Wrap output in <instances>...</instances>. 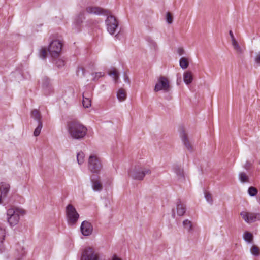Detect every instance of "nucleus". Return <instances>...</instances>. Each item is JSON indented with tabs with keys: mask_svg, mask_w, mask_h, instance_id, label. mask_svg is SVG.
<instances>
[{
	"mask_svg": "<svg viewBox=\"0 0 260 260\" xmlns=\"http://www.w3.org/2000/svg\"><path fill=\"white\" fill-rule=\"evenodd\" d=\"M68 131L72 139L81 140L86 135L87 129L82 123L74 121L68 124Z\"/></svg>",
	"mask_w": 260,
	"mask_h": 260,
	"instance_id": "1",
	"label": "nucleus"
},
{
	"mask_svg": "<svg viewBox=\"0 0 260 260\" xmlns=\"http://www.w3.org/2000/svg\"><path fill=\"white\" fill-rule=\"evenodd\" d=\"M105 24L108 32L111 35H114L116 40H120L122 37V32L119 27V22L116 18L112 15L108 16L106 20Z\"/></svg>",
	"mask_w": 260,
	"mask_h": 260,
	"instance_id": "2",
	"label": "nucleus"
},
{
	"mask_svg": "<svg viewBox=\"0 0 260 260\" xmlns=\"http://www.w3.org/2000/svg\"><path fill=\"white\" fill-rule=\"evenodd\" d=\"M25 211L18 208H11L7 210V219L11 226H14L19 222L20 216L24 215Z\"/></svg>",
	"mask_w": 260,
	"mask_h": 260,
	"instance_id": "3",
	"label": "nucleus"
},
{
	"mask_svg": "<svg viewBox=\"0 0 260 260\" xmlns=\"http://www.w3.org/2000/svg\"><path fill=\"white\" fill-rule=\"evenodd\" d=\"M151 172L148 167L137 166L128 171V175L134 179L142 180L146 174H150Z\"/></svg>",
	"mask_w": 260,
	"mask_h": 260,
	"instance_id": "4",
	"label": "nucleus"
},
{
	"mask_svg": "<svg viewBox=\"0 0 260 260\" xmlns=\"http://www.w3.org/2000/svg\"><path fill=\"white\" fill-rule=\"evenodd\" d=\"M88 167L92 173L99 174L103 168L101 159L96 155H91L88 158Z\"/></svg>",
	"mask_w": 260,
	"mask_h": 260,
	"instance_id": "5",
	"label": "nucleus"
},
{
	"mask_svg": "<svg viewBox=\"0 0 260 260\" xmlns=\"http://www.w3.org/2000/svg\"><path fill=\"white\" fill-rule=\"evenodd\" d=\"M66 214L68 224L69 225H75L79 218V214L75 208L71 204L68 205L66 208Z\"/></svg>",
	"mask_w": 260,
	"mask_h": 260,
	"instance_id": "6",
	"label": "nucleus"
},
{
	"mask_svg": "<svg viewBox=\"0 0 260 260\" xmlns=\"http://www.w3.org/2000/svg\"><path fill=\"white\" fill-rule=\"evenodd\" d=\"M171 86L169 80L167 78L164 76H160L157 80L154 87V91L158 92L163 91L164 92H168L170 91Z\"/></svg>",
	"mask_w": 260,
	"mask_h": 260,
	"instance_id": "7",
	"label": "nucleus"
},
{
	"mask_svg": "<svg viewBox=\"0 0 260 260\" xmlns=\"http://www.w3.org/2000/svg\"><path fill=\"white\" fill-rule=\"evenodd\" d=\"M62 43L59 40L52 41L48 48V51L52 57H57L62 49Z\"/></svg>",
	"mask_w": 260,
	"mask_h": 260,
	"instance_id": "8",
	"label": "nucleus"
},
{
	"mask_svg": "<svg viewBox=\"0 0 260 260\" xmlns=\"http://www.w3.org/2000/svg\"><path fill=\"white\" fill-rule=\"evenodd\" d=\"M240 215L243 219L247 223H251L256 220H260V213L242 211L240 213Z\"/></svg>",
	"mask_w": 260,
	"mask_h": 260,
	"instance_id": "9",
	"label": "nucleus"
},
{
	"mask_svg": "<svg viewBox=\"0 0 260 260\" xmlns=\"http://www.w3.org/2000/svg\"><path fill=\"white\" fill-rule=\"evenodd\" d=\"M80 260H100L98 255L91 247L85 248L81 255Z\"/></svg>",
	"mask_w": 260,
	"mask_h": 260,
	"instance_id": "10",
	"label": "nucleus"
},
{
	"mask_svg": "<svg viewBox=\"0 0 260 260\" xmlns=\"http://www.w3.org/2000/svg\"><path fill=\"white\" fill-rule=\"evenodd\" d=\"M86 12L96 15H107L109 11L99 7L88 6L86 8Z\"/></svg>",
	"mask_w": 260,
	"mask_h": 260,
	"instance_id": "11",
	"label": "nucleus"
},
{
	"mask_svg": "<svg viewBox=\"0 0 260 260\" xmlns=\"http://www.w3.org/2000/svg\"><path fill=\"white\" fill-rule=\"evenodd\" d=\"M90 181L92 189L94 191L100 192L103 189V185L99 176L93 175L91 176Z\"/></svg>",
	"mask_w": 260,
	"mask_h": 260,
	"instance_id": "12",
	"label": "nucleus"
},
{
	"mask_svg": "<svg viewBox=\"0 0 260 260\" xmlns=\"http://www.w3.org/2000/svg\"><path fill=\"white\" fill-rule=\"evenodd\" d=\"M10 186L5 182L0 183V204L3 203L9 192Z\"/></svg>",
	"mask_w": 260,
	"mask_h": 260,
	"instance_id": "13",
	"label": "nucleus"
},
{
	"mask_svg": "<svg viewBox=\"0 0 260 260\" xmlns=\"http://www.w3.org/2000/svg\"><path fill=\"white\" fill-rule=\"evenodd\" d=\"M80 230L83 235L89 236L92 234L93 231L92 225L89 222L85 220L81 223Z\"/></svg>",
	"mask_w": 260,
	"mask_h": 260,
	"instance_id": "14",
	"label": "nucleus"
},
{
	"mask_svg": "<svg viewBox=\"0 0 260 260\" xmlns=\"http://www.w3.org/2000/svg\"><path fill=\"white\" fill-rule=\"evenodd\" d=\"M180 136L184 145L185 146L186 149L190 151H192V146L190 143V142L187 138V135L184 129H182L180 131Z\"/></svg>",
	"mask_w": 260,
	"mask_h": 260,
	"instance_id": "15",
	"label": "nucleus"
},
{
	"mask_svg": "<svg viewBox=\"0 0 260 260\" xmlns=\"http://www.w3.org/2000/svg\"><path fill=\"white\" fill-rule=\"evenodd\" d=\"M83 100L82 104L85 108H89L91 105V94L89 93H83Z\"/></svg>",
	"mask_w": 260,
	"mask_h": 260,
	"instance_id": "16",
	"label": "nucleus"
},
{
	"mask_svg": "<svg viewBox=\"0 0 260 260\" xmlns=\"http://www.w3.org/2000/svg\"><path fill=\"white\" fill-rule=\"evenodd\" d=\"M176 210L177 214L179 216H183L186 212V207L184 205L181 203L180 200L176 202Z\"/></svg>",
	"mask_w": 260,
	"mask_h": 260,
	"instance_id": "17",
	"label": "nucleus"
},
{
	"mask_svg": "<svg viewBox=\"0 0 260 260\" xmlns=\"http://www.w3.org/2000/svg\"><path fill=\"white\" fill-rule=\"evenodd\" d=\"M42 87L45 93H49L51 91V86L49 79L45 77L42 80Z\"/></svg>",
	"mask_w": 260,
	"mask_h": 260,
	"instance_id": "18",
	"label": "nucleus"
},
{
	"mask_svg": "<svg viewBox=\"0 0 260 260\" xmlns=\"http://www.w3.org/2000/svg\"><path fill=\"white\" fill-rule=\"evenodd\" d=\"M31 117L36 120L38 123L42 122V115L37 109H34L31 112Z\"/></svg>",
	"mask_w": 260,
	"mask_h": 260,
	"instance_id": "19",
	"label": "nucleus"
},
{
	"mask_svg": "<svg viewBox=\"0 0 260 260\" xmlns=\"http://www.w3.org/2000/svg\"><path fill=\"white\" fill-rule=\"evenodd\" d=\"M173 171L179 179H182L184 178L183 170L180 166H174L173 168Z\"/></svg>",
	"mask_w": 260,
	"mask_h": 260,
	"instance_id": "20",
	"label": "nucleus"
},
{
	"mask_svg": "<svg viewBox=\"0 0 260 260\" xmlns=\"http://www.w3.org/2000/svg\"><path fill=\"white\" fill-rule=\"evenodd\" d=\"M193 80L192 75L191 73L189 71H186L183 74V81L186 85L190 84Z\"/></svg>",
	"mask_w": 260,
	"mask_h": 260,
	"instance_id": "21",
	"label": "nucleus"
},
{
	"mask_svg": "<svg viewBox=\"0 0 260 260\" xmlns=\"http://www.w3.org/2000/svg\"><path fill=\"white\" fill-rule=\"evenodd\" d=\"M6 235L5 229L0 226V253L2 252L4 249V240Z\"/></svg>",
	"mask_w": 260,
	"mask_h": 260,
	"instance_id": "22",
	"label": "nucleus"
},
{
	"mask_svg": "<svg viewBox=\"0 0 260 260\" xmlns=\"http://www.w3.org/2000/svg\"><path fill=\"white\" fill-rule=\"evenodd\" d=\"M85 13L84 11H82L76 17L75 22L78 25L81 24L84 20L85 19Z\"/></svg>",
	"mask_w": 260,
	"mask_h": 260,
	"instance_id": "23",
	"label": "nucleus"
},
{
	"mask_svg": "<svg viewBox=\"0 0 260 260\" xmlns=\"http://www.w3.org/2000/svg\"><path fill=\"white\" fill-rule=\"evenodd\" d=\"M117 97L119 101H124L126 98V93L123 89H120L117 92Z\"/></svg>",
	"mask_w": 260,
	"mask_h": 260,
	"instance_id": "24",
	"label": "nucleus"
},
{
	"mask_svg": "<svg viewBox=\"0 0 260 260\" xmlns=\"http://www.w3.org/2000/svg\"><path fill=\"white\" fill-rule=\"evenodd\" d=\"M183 225L184 228L188 232H191L192 231V224L190 220L188 219L184 220L183 221Z\"/></svg>",
	"mask_w": 260,
	"mask_h": 260,
	"instance_id": "25",
	"label": "nucleus"
},
{
	"mask_svg": "<svg viewBox=\"0 0 260 260\" xmlns=\"http://www.w3.org/2000/svg\"><path fill=\"white\" fill-rule=\"evenodd\" d=\"M239 179L240 181L244 183H247L249 182V177L246 175V174L244 172H240L239 175Z\"/></svg>",
	"mask_w": 260,
	"mask_h": 260,
	"instance_id": "26",
	"label": "nucleus"
},
{
	"mask_svg": "<svg viewBox=\"0 0 260 260\" xmlns=\"http://www.w3.org/2000/svg\"><path fill=\"white\" fill-rule=\"evenodd\" d=\"M243 238L246 242L250 243L253 241V237L251 233L248 232H245L244 233Z\"/></svg>",
	"mask_w": 260,
	"mask_h": 260,
	"instance_id": "27",
	"label": "nucleus"
},
{
	"mask_svg": "<svg viewBox=\"0 0 260 260\" xmlns=\"http://www.w3.org/2000/svg\"><path fill=\"white\" fill-rule=\"evenodd\" d=\"M85 155L84 153L82 152H79L77 154V160L79 165H82L84 161Z\"/></svg>",
	"mask_w": 260,
	"mask_h": 260,
	"instance_id": "28",
	"label": "nucleus"
},
{
	"mask_svg": "<svg viewBox=\"0 0 260 260\" xmlns=\"http://www.w3.org/2000/svg\"><path fill=\"white\" fill-rule=\"evenodd\" d=\"M179 64L182 69H186L188 66V62L187 59L184 57H181L179 61Z\"/></svg>",
	"mask_w": 260,
	"mask_h": 260,
	"instance_id": "29",
	"label": "nucleus"
},
{
	"mask_svg": "<svg viewBox=\"0 0 260 260\" xmlns=\"http://www.w3.org/2000/svg\"><path fill=\"white\" fill-rule=\"evenodd\" d=\"M250 252L252 255L255 256H258L260 254L259 249L257 246L255 245H253L251 247L250 249Z\"/></svg>",
	"mask_w": 260,
	"mask_h": 260,
	"instance_id": "30",
	"label": "nucleus"
},
{
	"mask_svg": "<svg viewBox=\"0 0 260 260\" xmlns=\"http://www.w3.org/2000/svg\"><path fill=\"white\" fill-rule=\"evenodd\" d=\"M232 45L233 46V47L234 49L239 53H242L243 52L242 49L240 47V46L239 45L238 43L236 41V40H233L232 41Z\"/></svg>",
	"mask_w": 260,
	"mask_h": 260,
	"instance_id": "31",
	"label": "nucleus"
},
{
	"mask_svg": "<svg viewBox=\"0 0 260 260\" xmlns=\"http://www.w3.org/2000/svg\"><path fill=\"white\" fill-rule=\"evenodd\" d=\"M42 127V122H39V123H38V125L34 132V135L35 136H38L40 135Z\"/></svg>",
	"mask_w": 260,
	"mask_h": 260,
	"instance_id": "32",
	"label": "nucleus"
},
{
	"mask_svg": "<svg viewBox=\"0 0 260 260\" xmlns=\"http://www.w3.org/2000/svg\"><path fill=\"white\" fill-rule=\"evenodd\" d=\"M258 190L255 187L252 186L249 187L248 189V193L249 196L253 197L256 196Z\"/></svg>",
	"mask_w": 260,
	"mask_h": 260,
	"instance_id": "33",
	"label": "nucleus"
},
{
	"mask_svg": "<svg viewBox=\"0 0 260 260\" xmlns=\"http://www.w3.org/2000/svg\"><path fill=\"white\" fill-rule=\"evenodd\" d=\"M54 62L58 68H61L64 65V60L61 58L55 59Z\"/></svg>",
	"mask_w": 260,
	"mask_h": 260,
	"instance_id": "34",
	"label": "nucleus"
},
{
	"mask_svg": "<svg viewBox=\"0 0 260 260\" xmlns=\"http://www.w3.org/2000/svg\"><path fill=\"white\" fill-rule=\"evenodd\" d=\"M85 74V70L83 67H78L77 70V76L82 77H84Z\"/></svg>",
	"mask_w": 260,
	"mask_h": 260,
	"instance_id": "35",
	"label": "nucleus"
},
{
	"mask_svg": "<svg viewBox=\"0 0 260 260\" xmlns=\"http://www.w3.org/2000/svg\"><path fill=\"white\" fill-rule=\"evenodd\" d=\"M109 75H113L115 82H117V80L119 79V74L116 70H113L112 71H111L110 73H109Z\"/></svg>",
	"mask_w": 260,
	"mask_h": 260,
	"instance_id": "36",
	"label": "nucleus"
},
{
	"mask_svg": "<svg viewBox=\"0 0 260 260\" xmlns=\"http://www.w3.org/2000/svg\"><path fill=\"white\" fill-rule=\"evenodd\" d=\"M47 54L46 49L42 48L41 49L39 53V56L41 59H45Z\"/></svg>",
	"mask_w": 260,
	"mask_h": 260,
	"instance_id": "37",
	"label": "nucleus"
},
{
	"mask_svg": "<svg viewBox=\"0 0 260 260\" xmlns=\"http://www.w3.org/2000/svg\"><path fill=\"white\" fill-rule=\"evenodd\" d=\"M205 198L206 201L208 203H209L210 204L212 203L213 200L212 199V197H211V195L209 193L206 192L205 193Z\"/></svg>",
	"mask_w": 260,
	"mask_h": 260,
	"instance_id": "38",
	"label": "nucleus"
},
{
	"mask_svg": "<svg viewBox=\"0 0 260 260\" xmlns=\"http://www.w3.org/2000/svg\"><path fill=\"white\" fill-rule=\"evenodd\" d=\"M166 21L168 24H171L173 22V18L170 12L166 14Z\"/></svg>",
	"mask_w": 260,
	"mask_h": 260,
	"instance_id": "39",
	"label": "nucleus"
},
{
	"mask_svg": "<svg viewBox=\"0 0 260 260\" xmlns=\"http://www.w3.org/2000/svg\"><path fill=\"white\" fill-rule=\"evenodd\" d=\"M104 74V73L101 72L95 73L94 74L95 76H94L93 79V80H95L99 79V78L103 76Z\"/></svg>",
	"mask_w": 260,
	"mask_h": 260,
	"instance_id": "40",
	"label": "nucleus"
},
{
	"mask_svg": "<svg viewBox=\"0 0 260 260\" xmlns=\"http://www.w3.org/2000/svg\"><path fill=\"white\" fill-rule=\"evenodd\" d=\"M254 61L255 63H256L257 65H260V52H258L256 54Z\"/></svg>",
	"mask_w": 260,
	"mask_h": 260,
	"instance_id": "41",
	"label": "nucleus"
},
{
	"mask_svg": "<svg viewBox=\"0 0 260 260\" xmlns=\"http://www.w3.org/2000/svg\"><path fill=\"white\" fill-rule=\"evenodd\" d=\"M251 165V163L250 162L247 161L244 166V168L246 170H248L250 168Z\"/></svg>",
	"mask_w": 260,
	"mask_h": 260,
	"instance_id": "42",
	"label": "nucleus"
},
{
	"mask_svg": "<svg viewBox=\"0 0 260 260\" xmlns=\"http://www.w3.org/2000/svg\"><path fill=\"white\" fill-rule=\"evenodd\" d=\"M124 81L126 83H127L128 84L130 83L128 77L125 74H124Z\"/></svg>",
	"mask_w": 260,
	"mask_h": 260,
	"instance_id": "43",
	"label": "nucleus"
},
{
	"mask_svg": "<svg viewBox=\"0 0 260 260\" xmlns=\"http://www.w3.org/2000/svg\"><path fill=\"white\" fill-rule=\"evenodd\" d=\"M184 52V49L183 48H179L178 49V53L180 55H182Z\"/></svg>",
	"mask_w": 260,
	"mask_h": 260,
	"instance_id": "44",
	"label": "nucleus"
},
{
	"mask_svg": "<svg viewBox=\"0 0 260 260\" xmlns=\"http://www.w3.org/2000/svg\"><path fill=\"white\" fill-rule=\"evenodd\" d=\"M229 35H230V37H231V41H233V40H235V38H234V36L233 33V32H232V30H230V31H229Z\"/></svg>",
	"mask_w": 260,
	"mask_h": 260,
	"instance_id": "45",
	"label": "nucleus"
},
{
	"mask_svg": "<svg viewBox=\"0 0 260 260\" xmlns=\"http://www.w3.org/2000/svg\"><path fill=\"white\" fill-rule=\"evenodd\" d=\"M111 260H121V259L120 258H119L118 257H117L116 255H114L112 256Z\"/></svg>",
	"mask_w": 260,
	"mask_h": 260,
	"instance_id": "46",
	"label": "nucleus"
},
{
	"mask_svg": "<svg viewBox=\"0 0 260 260\" xmlns=\"http://www.w3.org/2000/svg\"><path fill=\"white\" fill-rule=\"evenodd\" d=\"M151 44H152V45L153 47H155L156 46V43H155L154 41H153V40H151Z\"/></svg>",
	"mask_w": 260,
	"mask_h": 260,
	"instance_id": "47",
	"label": "nucleus"
},
{
	"mask_svg": "<svg viewBox=\"0 0 260 260\" xmlns=\"http://www.w3.org/2000/svg\"><path fill=\"white\" fill-rule=\"evenodd\" d=\"M172 215H173V217H175V213H173V214H172Z\"/></svg>",
	"mask_w": 260,
	"mask_h": 260,
	"instance_id": "48",
	"label": "nucleus"
},
{
	"mask_svg": "<svg viewBox=\"0 0 260 260\" xmlns=\"http://www.w3.org/2000/svg\"><path fill=\"white\" fill-rule=\"evenodd\" d=\"M123 35L124 34V32L122 33V35H123Z\"/></svg>",
	"mask_w": 260,
	"mask_h": 260,
	"instance_id": "49",
	"label": "nucleus"
}]
</instances>
